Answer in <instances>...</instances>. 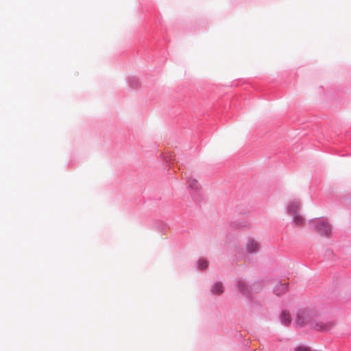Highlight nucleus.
Here are the masks:
<instances>
[{
	"label": "nucleus",
	"instance_id": "f257e3e1",
	"mask_svg": "<svg viewBox=\"0 0 351 351\" xmlns=\"http://www.w3.org/2000/svg\"><path fill=\"white\" fill-rule=\"evenodd\" d=\"M312 317V313L307 310H300L295 318V322L300 326L306 324Z\"/></svg>",
	"mask_w": 351,
	"mask_h": 351
},
{
	"label": "nucleus",
	"instance_id": "f03ea898",
	"mask_svg": "<svg viewBox=\"0 0 351 351\" xmlns=\"http://www.w3.org/2000/svg\"><path fill=\"white\" fill-rule=\"evenodd\" d=\"M316 230L322 236L329 237L331 234V226L324 221L319 222L317 225Z\"/></svg>",
	"mask_w": 351,
	"mask_h": 351
},
{
	"label": "nucleus",
	"instance_id": "7ed1b4c3",
	"mask_svg": "<svg viewBox=\"0 0 351 351\" xmlns=\"http://www.w3.org/2000/svg\"><path fill=\"white\" fill-rule=\"evenodd\" d=\"M335 326V323L333 322H320L315 325L314 328L315 330L322 332H328L330 330Z\"/></svg>",
	"mask_w": 351,
	"mask_h": 351
},
{
	"label": "nucleus",
	"instance_id": "20e7f679",
	"mask_svg": "<svg viewBox=\"0 0 351 351\" xmlns=\"http://www.w3.org/2000/svg\"><path fill=\"white\" fill-rule=\"evenodd\" d=\"M259 249V244L254 239H250L245 245V250L249 254L256 253Z\"/></svg>",
	"mask_w": 351,
	"mask_h": 351
},
{
	"label": "nucleus",
	"instance_id": "39448f33",
	"mask_svg": "<svg viewBox=\"0 0 351 351\" xmlns=\"http://www.w3.org/2000/svg\"><path fill=\"white\" fill-rule=\"evenodd\" d=\"M288 290V284L287 283H278L274 289V291L276 295H281L285 293Z\"/></svg>",
	"mask_w": 351,
	"mask_h": 351
},
{
	"label": "nucleus",
	"instance_id": "423d86ee",
	"mask_svg": "<svg viewBox=\"0 0 351 351\" xmlns=\"http://www.w3.org/2000/svg\"><path fill=\"white\" fill-rule=\"evenodd\" d=\"M281 322L285 325H289L291 322L290 313L287 311H282L280 314Z\"/></svg>",
	"mask_w": 351,
	"mask_h": 351
},
{
	"label": "nucleus",
	"instance_id": "0eeeda50",
	"mask_svg": "<svg viewBox=\"0 0 351 351\" xmlns=\"http://www.w3.org/2000/svg\"><path fill=\"white\" fill-rule=\"evenodd\" d=\"M211 291L216 295H220L223 292V287L221 282H216L212 287Z\"/></svg>",
	"mask_w": 351,
	"mask_h": 351
},
{
	"label": "nucleus",
	"instance_id": "6e6552de",
	"mask_svg": "<svg viewBox=\"0 0 351 351\" xmlns=\"http://www.w3.org/2000/svg\"><path fill=\"white\" fill-rule=\"evenodd\" d=\"M187 179L189 187L190 189L193 190H197L199 189V184L196 179L193 178L192 177H188Z\"/></svg>",
	"mask_w": 351,
	"mask_h": 351
},
{
	"label": "nucleus",
	"instance_id": "1a4fd4ad",
	"mask_svg": "<svg viewBox=\"0 0 351 351\" xmlns=\"http://www.w3.org/2000/svg\"><path fill=\"white\" fill-rule=\"evenodd\" d=\"M237 286H238L239 290L240 291V292L242 294L245 295H247L249 294L248 287L245 282L239 281L238 282Z\"/></svg>",
	"mask_w": 351,
	"mask_h": 351
},
{
	"label": "nucleus",
	"instance_id": "9d476101",
	"mask_svg": "<svg viewBox=\"0 0 351 351\" xmlns=\"http://www.w3.org/2000/svg\"><path fill=\"white\" fill-rule=\"evenodd\" d=\"M300 207V204L299 202H293L290 204V205L289 206V212L291 213V214H293L295 215L296 211L298 210V209Z\"/></svg>",
	"mask_w": 351,
	"mask_h": 351
},
{
	"label": "nucleus",
	"instance_id": "9b49d317",
	"mask_svg": "<svg viewBox=\"0 0 351 351\" xmlns=\"http://www.w3.org/2000/svg\"><path fill=\"white\" fill-rule=\"evenodd\" d=\"M293 222L297 226H301L304 223V219L302 216L295 214L293 217Z\"/></svg>",
	"mask_w": 351,
	"mask_h": 351
},
{
	"label": "nucleus",
	"instance_id": "f8f14e48",
	"mask_svg": "<svg viewBox=\"0 0 351 351\" xmlns=\"http://www.w3.org/2000/svg\"><path fill=\"white\" fill-rule=\"evenodd\" d=\"M198 264H199V267L201 269H204L206 268L208 266L207 262L204 260H199Z\"/></svg>",
	"mask_w": 351,
	"mask_h": 351
},
{
	"label": "nucleus",
	"instance_id": "ddd939ff",
	"mask_svg": "<svg viewBox=\"0 0 351 351\" xmlns=\"http://www.w3.org/2000/svg\"><path fill=\"white\" fill-rule=\"evenodd\" d=\"M295 351H311L310 349L304 346H299L295 348Z\"/></svg>",
	"mask_w": 351,
	"mask_h": 351
}]
</instances>
